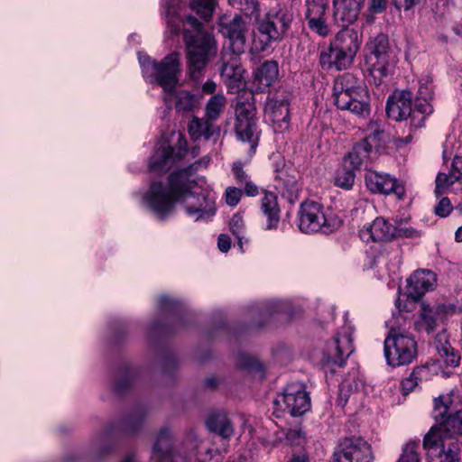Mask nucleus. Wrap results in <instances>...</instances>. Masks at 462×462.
<instances>
[{
	"instance_id": "f257e3e1",
	"label": "nucleus",
	"mask_w": 462,
	"mask_h": 462,
	"mask_svg": "<svg viewBox=\"0 0 462 462\" xmlns=\"http://www.w3.org/2000/svg\"><path fill=\"white\" fill-rule=\"evenodd\" d=\"M216 199L217 194L206 179L195 177L186 170L171 174L167 184L152 182L143 196L144 206L159 219L169 217L178 201L194 221L209 220L216 214Z\"/></svg>"
},
{
	"instance_id": "f03ea898",
	"label": "nucleus",
	"mask_w": 462,
	"mask_h": 462,
	"mask_svg": "<svg viewBox=\"0 0 462 462\" xmlns=\"http://www.w3.org/2000/svg\"><path fill=\"white\" fill-rule=\"evenodd\" d=\"M186 23L194 29V32L184 31L188 71L193 80H198L210 58L216 56L217 47L214 37L202 30V23L197 18L188 16Z\"/></svg>"
},
{
	"instance_id": "7ed1b4c3",
	"label": "nucleus",
	"mask_w": 462,
	"mask_h": 462,
	"mask_svg": "<svg viewBox=\"0 0 462 462\" xmlns=\"http://www.w3.org/2000/svg\"><path fill=\"white\" fill-rule=\"evenodd\" d=\"M255 14L254 16H257ZM297 16V12L290 4H277L263 17H255L256 29L261 38L259 46L254 40L258 51H265L272 42L283 40L289 33L291 24Z\"/></svg>"
},
{
	"instance_id": "20e7f679",
	"label": "nucleus",
	"mask_w": 462,
	"mask_h": 462,
	"mask_svg": "<svg viewBox=\"0 0 462 462\" xmlns=\"http://www.w3.org/2000/svg\"><path fill=\"white\" fill-rule=\"evenodd\" d=\"M360 45L357 31L344 28L337 33L329 46L320 51L319 64L328 70L346 69L354 62Z\"/></svg>"
},
{
	"instance_id": "39448f33",
	"label": "nucleus",
	"mask_w": 462,
	"mask_h": 462,
	"mask_svg": "<svg viewBox=\"0 0 462 462\" xmlns=\"http://www.w3.org/2000/svg\"><path fill=\"white\" fill-rule=\"evenodd\" d=\"M334 102L337 108L349 110L359 116L370 113L369 94L365 83L351 73L337 77L333 87Z\"/></svg>"
},
{
	"instance_id": "423d86ee",
	"label": "nucleus",
	"mask_w": 462,
	"mask_h": 462,
	"mask_svg": "<svg viewBox=\"0 0 462 462\" xmlns=\"http://www.w3.org/2000/svg\"><path fill=\"white\" fill-rule=\"evenodd\" d=\"M138 60L147 81L156 83L166 92H171L178 85L181 74L180 53L171 52L160 62H156L149 56L139 52Z\"/></svg>"
},
{
	"instance_id": "0eeeda50",
	"label": "nucleus",
	"mask_w": 462,
	"mask_h": 462,
	"mask_svg": "<svg viewBox=\"0 0 462 462\" xmlns=\"http://www.w3.org/2000/svg\"><path fill=\"white\" fill-rule=\"evenodd\" d=\"M383 346L385 360L393 367L409 365L416 359L418 355L415 338L394 328L390 329Z\"/></svg>"
},
{
	"instance_id": "6e6552de",
	"label": "nucleus",
	"mask_w": 462,
	"mask_h": 462,
	"mask_svg": "<svg viewBox=\"0 0 462 462\" xmlns=\"http://www.w3.org/2000/svg\"><path fill=\"white\" fill-rule=\"evenodd\" d=\"M423 448L427 452V462H460L457 440L441 429L430 430L424 436Z\"/></svg>"
},
{
	"instance_id": "1a4fd4ad",
	"label": "nucleus",
	"mask_w": 462,
	"mask_h": 462,
	"mask_svg": "<svg viewBox=\"0 0 462 462\" xmlns=\"http://www.w3.org/2000/svg\"><path fill=\"white\" fill-rule=\"evenodd\" d=\"M235 132L241 142L249 144V150L254 153L258 146L261 131L258 127L256 107L253 101L237 102Z\"/></svg>"
},
{
	"instance_id": "9d476101",
	"label": "nucleus",
	"mask_w": 462,
	"mask_h": 462,
	"mask_svg": "<svg viewBox=\"0 0 462 462\" xmlns=\"http://www.w3.org/2000/svg\"><path fill=\"white\" fill-rule=\"evenodd\" d=\"M339 223L337 217L328 216L323 207L317 202L307 201L300 206L298 226L303 233H330Z\"/></svg>"
},
{
	"instance_id": "9b49d317",
	"label": "nucleus",
	"mask_w": 462,
	"mask_h": 462,
	"mask_svg": "<svg viewBox=\"0 0 462 462\" xmlns=\"http://www.w3.org/2000/svg\"><path fill=\"white\" fill-rule=\"evenodd\" d=\"M218 31L228 42L227 50L223 52H232L235 56L245 52L247 23L241 16L235 15L231 19L225 15L220 17Z\"/></svg>"
},
{
	"instance_id": "f8f14e48",
	"label": "nucleus",
	"mask_w": 462,
	"mask_h": 462,
	"mask_svg": "<svg viewBox=\"0 0 462 462\" xmlns=\"http://www.w3.org/2000/svg\"><path fill=\"white\" fill-rule=\"evenodd\" d=\"M274 403L291 416H300L309 411L310 399L302 384L291 383L285 388Z\"/></svg>"
},
{
	"instance_id": "ddd939ff",
	"label": "nucleus",
	"mask_w": 462,
	"mask_h": 462,
	"mask_svg": "<svg viewBox=\"0 0 462 462\" xmlns=\"http://www.w3.org/2000/svg\"><path fill=\"white\" fill-rule=\"evenodd\" d=\"M371 445L361 438L345 439L334 452L333 462H373Z\"/></svg>"
},
{
	"instance_id": "4468645a",
	"label": "nucleus",
	"mask_w": 462,
	"mask_h": 462,
	"mask_svg": "<svg viewBox=\"0 0 462 462\" xmlns=\"http://www.w3.org/2000/svg\"><path fill=\"white\" fill-rule=\"evenodd\" d=\"M353 330L349 326H344L334 337L333 340L328 345V354L323 364L333 363L337 365H343L346 360L354 351L353 347Z\"/></svg>"
},
{
	"instance_id": "2eb2a0df",
	"label": "nucleus",
	"mask_w": 462,
	"mask_h": 462,
	"mask_svg": "<svg viewBox=\"0 0 462 462\" xmlns=\"http://www.w3.org/2000/svg\"><path fill=\"white\" fill-rule=\"evenodd\" d=\"M187 144V141L181 134H178L177 149L168 145L165 142L162 143L150 159V169L154 171H168L176 159L186 155Z\"/></svg>"
},
{
	"instance_id": "dca6fc26",
	"label": "nucleus",
	"mask_w": 462,
	"mask_h": 462,
	"mask_svg": "<svg viewBox=\"0 0 462 462\" xmlns=\"http://www.w3.org/2000/svg\"><path fill=\"white\" fill-rule=\"evenodd\" d=\"M412 93L410 90L394 91L388 97L386 104V113L388 117L395 121H402L411 118V124L413 127L414 122L418 123L420 117V113H415V108L411 107Z\"/></svg>"
},
{
	"instance_id": "f3484780",
	"label": "nucleus",
	"mask_w": 462,
	"mask_h": 462,
	"mask_svg": "<svg viewBox=\"0 0 462 462\" xmlns=\"http://www.w3.org/2000/svg\"><path fill=\"white\" fill-rule=\"evenodd\" d=\"M221 79L229 93H237L244 88V69L238 56L232 52H222Z\"/></svg>"
},
{
	"instance_id": "a211bd4d",
	"label": "nucleus",
	"mask_w": 462,
	"mask_h": 462,
	"mask_svg": "<svg viewBox=\"0 0 462 462\" xmlns=\"http://www.w3.org/2000/svg\"><path fill=\"white\" fill-rule=\"evenodd\" d=\"M395 227L383 217H375L359 230L360 239L365 243H384L394 239Z\"/></svg>"
},
{
	"instance_id": "6ab92c4d",
	"label": "nucleus",
	"mask_w": 462,
	"mask_h": 462,
	"mask_svg": "<svg viewBox=\"0 0 462 462\" xmlns=\"http://www.w3.org/2000/svg\"><path fill=\"white\" fill-rule=\"evenodd\" d=\"M365 185L373 193L394 194L399 199L405 195L404 186L389 174L368 171L365 176Z\"/></svg>"
},
{
	"instance_id": "aec40b11",
	"label": "nucleus",
	"mask_w": 462,
	"mask_h": 462,
	"mask_svg": "<svg viewBox=\"0 0 462 462\" xmlns=\"http://www.w3.org/2000/svg\"><path fill=\"white\" fill-rule=\"evenodd\" d=\"M434 96L433 80L430 76L419 79V88L415 97V113H420L418 123L414 122L416 128L421 127L427 116L433 113L431 101Z\"/></svg>"
},
{
	"instance_id": "412c9836",
	"label": "nucleus",
	"mask_w": 462,
	"mask_h": 462,
	"mask_svg": "<svg viewBox=\"0 0 462 462\" xmlns=\"http://www.w3.org/2000/svg\"><path fill=\"white\" fill-rule=\"evenodd\" d=\"M365 0H333V20L342 29L357 21Z\"/></svg>"
},
{
	"instance_id": "4be33fe9",
	"label": "nucleus",
	"mask_w": 462,
	"mask_h": 462,
	"mask_svg": "<svg viewBox=\"0 0 462 462\" xmlns=\"http://www.w3.org/2000/svg\"><path fill=\"white\" fill-rule=\"evenodd\" d=\"M456 310L457 308L453 304H439L431 307L423 303L418 326L430 333L437 328L439 321L447 315L455 313Z\"/></svg>"
},
{
	"instance_id": "5701e85b",
	"label": "nucleus",
	"mask_w": 462,
	"mask_h": 462,
	"mask_svg": "<svg viewBox=\"0 0 462 462\" xmlns=\"http://www.w3.org/2000/svg\"><path fill=\"white\" fill-rule=\"evenodd\" d=\"M436 282V275L431 271L418 270L407 280L408 295L417 300L427 291L432 290Z\"/></svg>"
},
{
	"instance_id": "b1692460",
	"label": "nucleus",
	"mask_w": 462,
	"mask_h": 462,
	"mask_svg": "<svg viewBox=\"0 0 462 462\" xmlns=\"http://www.w3.org/2000/svg\"><path fill=\"white\" fill-rule=\"evenodd\" d=\"M396 63L397 59L394 53L377 57L365 56L367 70L374 80H378V83L393 72Z\"/></svg>"
},
{
	"instance_id": "393cba45",
	"label": "nucleus",
	"mask_w": 462,
	"mask_h": 462,
	"mask_svg": "<svg viewBox=\"0 0 462 462\" xmlns=\"http://www.w3.org/2000/svg\"><path fill=\"white\" fill-rule=\"evenodd\" d=\"M265 114L274 125L275 131H283L289 126V103L285 99H269L265 106Z\"/></svg>"
},
{
	"instance_id": "a878e982",
	"label": "nucleus",
	"mask_w": 462,
	"mask_h": 462,
	"mask_svg": "<svg viewBox=\"0 0 462 462\" xmlns=\"http://www.w3.org/2000/svg\"><path fill=\"white\" fill-rule=\"evenodd\" d=\"M151 458L152 462H177L172 455V438L168 429L163 428L157 433Z\"/></svg>"
},
{
	"instance_id": "bb28decb",
	"label": "nucleus",
	"mask_w": 462,
	"mask_h": 462,
	"mask_svg": "<svg viewBox=\"0 0 462 462\" xmlns=\"http://www.w3.org/2000/svg\"><path fill=\"white\" fill-rule=\"evenodd\" d=\"M261 210L266 217L264 229H276L280 223V208L277 197L272 192H264L261 199Z\"/></svg>"
},
{
	"instance_id": "cd10ccee",
	"label": "nucleus",
	"mask_w": 462,
	"mask_h": 462,
	"mask_svg": "<svg viewBox=\"0 0 462 462\" xmlns=\"http://www.w3.org/2000/svg\"><path fill=\"white\" fill-rule=\"evenodd\" d=\"M402 264V255L399 249L392 248L380 252L374 258V264L371 267L385 270L389 275L396 274Z\"/></svg>"
},
{
	"instance_id": "c85d7f7f",
	"label": "nucleus",
	"mask_w": 462,
	"mask_h": 462,
	"mask_svg": "<svg viewBox=\"0 0 462 462\" xmlns=\"http://www.w3.org/2000/svg\"><path fill=\"white\" fill-rule=\"evenodd\" d=\"M254 74V79L258 83L257 91L263 92L278 79V64L273 60L265 61L256 69Z\"/></svg>"
},
{
	"instance_id": "c756f323",
	"label": "nucleus",
	"mask_w": 462,
	"mask_h": 462,
	"mask_svg": "<svg viewBox=\"0 0 462 462\" xmlns=\"http://www.w3.org/2000/svg\"><path fill=\"white\" fill-rule=\"evenodd\" d=\"M373 152L369 148V144L362 140L356 143L352 150L344 157V163H349L353 170L366 167L371 162Z\"/></svg>"
},
{
	"instance_id": "7c9ffc66",
	"label": "nucleus",
	"mask_w": 462,
	"mask_h": 462,
	"mask_svg": "<svg viewBox=\"0 0 462 462\" xmlns=\"http://www.w3.org/2000/svg\"><path fill=\"white\" fill-rule=\"evenodd\" d=\"M435 346L439 355L448 365L456 367L459 365L460 356L451 346L446 331H441L436 336Z\"/></svg>"
},
{
	"instance_id": "2f4dec72",
	"label": "nucleus",
	"mask_w": 462,
	"mask_h": 462,
	"mask_svg": "<svg viewBox=\"0 0 462 462\" xmlns=\"http://www.w3.org/2000/svg\"><path fill=\"white\" fill-rule=\"evenodd\" d=\"M453 400L451 394L440 395L434 399L433 417L439 426H433L432 428L445 429L447 421L451 416L449 410L452 406Z\"/></svg>"
},
{
	"instance_id": "473e14b6",
	"label": "nucleus",
	"mask_w": 462,
	"mask_h": 462,
	"mask_svg": "<svg viewBox=\"0 0 462 462\" xmlns=\"http://www.w3.org/2000/svg\"><path fill=\"white\" fill-rule=\"evenodd\" d=\"M188 132L193 141L208 140L213 134V125L208 118L193 117L188 124Z\"/></svg>"
},
{
	"instance_id": "72a5a7b5",
	"label": "nucleus",
	"mask_w": 462,
	"mask_h": 462,
	"mask_svg": "<svg viewBox=\"0 0 462 462\" xmlns=\"http://www.w3.org/2000/svg\"><path fill=\"white\" fill-rule=\"evenodd\" d=\"M175 109L179 114L188 115L193 113L198 107L199 99L190 91L180 90L174 94Z\"/></svg>"
},
{
	"instance_id": "f704fd0d",
	"label": "nucleus",
	"mask_w": 462,
	"mask_h": 462,
	"mask_svg": "<svg viewBox=\"0 0 462 462\" xmlns=\"http://www.w3.org/2000/svg\"><path fill=\"white\" fill-rule=\"evenodd\" d=\"M366 56L377 57L392 54L393 51L390 48L388 36L384 33H379L370 40L366 44Z\"/></svg>"
},
{
	"instance_id": "c9c22d12",
	"label": "nucleus",
	"mask_w": 462,
	"mask_h": 462,
	"mask_svg": "<svg viewBox=\"0 0 462 462\" xmlns=\"http://www.w3.org/2000/svg\"><path fill=\"white\" fill-rule=\"evenodd\" d=\"M276 189L281 192H287L291 197L298 191V182L294 175L286 171H280L276 175Z\"/></svg>"
},
{
	"instance_id": "e433bc0d",
	"label": "nucleus",
	"mask_w": 462,
	"mask_h": 462,
	"mask_svg": "<svg viewBox=\"0 0 462 462\" xmlns=\"http://www.w3.org/2000/svg\"><path fill=\"white\" fill-rule=\"evenodd\" d=\"M208 429L218 433L224 438H229L233 434V426L230 420L222 415L211 417L208 420Z\"/></svg>"
},
{
	"instance_id": "4c0bfd02",
	"label": "nucleus",
	"mask_w": 462,
	"mask_h": 462,
	"mask_svg": "<svg viewBox=\"0 0 462 462\" xmlns=\"http://www.w3.org/2000/svg\"><path fill=\"white\" fill-rule=\"evenodd\" d=\"M226 105V99L222 94L211 97L206 105V116L209 120H216L223 113Z\"/></svg>"
},
{
	"instance_id": "58836bf2",
	"label": "nucleus",
	"mask_w": 462,
	"mask_h": 462,
	"mask_svg": "<svg viewBox=\"0 0 462 462\" xmlns=\"http://www.w3.org/2000/svg\"><path fill=\"white\" fill-rule=\"evenodd\" d=\"M179 0H166L165 14L167 17V24L173 34H178L180 29V19L177 18L179 12Z\"/></svg>"
},
{
	"instance_id": "ea45409f",
	"label": "nucleus",
	"mask_w": 462,
	"mask_h": 462,
	"mask_svg": "<svg viewBox=\"0 0 462 462\" xmlns=\"http://www.w3.org/2000/svg\"><path fill=\"white\" fill-rule=\"evenodd\" d=\"M309 28L311 32L321 37H326L330 33V28L327 22L326 14H314L306 16Z\"/></svg>"
},
{
	"instance_id": "a19ab883",
	"label": "nucleus",
	"mask_w": 462,
	"mask_h": 462,
	"mask_svg": "<svg viewBox=\"0 0 462 462\" xmlns=\"http://www.w3.org/2000/svg\"><path fill=\"white\" fill-rule=\"evenodd\" d=\"M388 139L389 136L383 130L375 127L372 129L371 133L362 139V141L369 144V148L372 152H377L379 149L385 146Z\"/></svg>"
},
{
	"instance_id": "79ce46f5",
	"label": "nucleus",
	"mask_w": 462,
	"mask_h": 462,
	"mask_svg": "<svg viewBox=\"0 0 462 462\" xmlns=\"http://www.w3.org/2000/svg\"><path fill=\"white\" fill-rule=\"evenodd\" d=\"M355 170L346 166L338 169L335 176V185L338 188L349 190L353 188L356 179Z\"/></svg>"
},
{
	"instance_id": "37998d69",
	"label": "nucleus",
	"mask_w": 462,
	"mask_h": 462,
	"mask_svg": "<svg viewBox=\"0 0 462 462\" xmlns=\"http://www.w3.org/2000/svg\"><path fill=\"white\" fill-rule=\"evenodd\" d=\"M216 7V0H191L190 8L203 19H209Z\"/></svg>"
},
{
	"instance_id": "c03bdc74",
	"label": "nucleus",
	"mask_w": 462,
	"mask_h": 462,
	"mask_svg": "<svg viewBox=\"0 0 462 462\" xmlns=\"http://www.w3.org/2000/svg\"><path fill=\"white\" fill-rule=\"evenodd\" d=\"M229 228L232 234L238 240L237 244L241 252H244L243 249V239L245 237V226L243 217L240 214H236L233 216L229 222Z\"/></svg>"
},
{
	"instance_id": "a18cd8bd",
	"label": "nucleus",
	"mask_w": 462,
	"mask_h": 462,
	"mask_svg": "<svg viewBox=\"0 0 462 462\" xmlns=\"http://www.w3.org/2000/svg\"><path fill=\"white\" fill-rule=\"evenodd\" d=\"M419 450V443L409 442L402 448V452L396 462H420Z\"/></svg>"
},
{
	"instance_id": "49530a36",
	"label": "nucleus",
	"mask_w": 462,
	"mask_h": 462,
	"mask_svg": "<svg viewBox=\"0 0 462 462\" xmlns=\"http://www.w3.org/2000/svg\"><path fill=\"white\" fill-rule=\"evenodd\" d=\"M457 180L453 177L452 171L449 175L440 172L437 175L436 178V188L435 194L437 196H440L448 191V189L451 187L452 184L455 183Z\"/></svg>"
},
{
	"instance_id": "de8ad7c7",
	"label": "nucleus",
	"mask_w": 462,
	"mask_h": 462,
	"mask_svg": "<svg viewBox=\"0 0 462 462\" xmlns=\"http://www.w3.org/2000/svg\"><path fill=\"white\" fill-rule=\"evenodd\" d=\"M441 430L448 436H451L450 433H458L462 435V410L452 414L447 421L445 429L440 428Z\"/></svg>"
},
{
	"instance_id": "09e8293b",
	"label": "nucleus",
	"mask_w": 462,
	"mask_h": 462,
	"mask_svg": "<svg viewBox=\"0 0 462 462\" xmlns=\"http://www.w3.org/2000/svg\"><path fill=\"white\" fill-rule=\"evenodd\" d=\"M419 383L430 380L437 374V366L434 364L417 366L411 372Z\"/></svg>"
},
{
	"instance_id": "8fccbe9b",
	"label": "nucleus",
	"mask_w": 462,
	"mask_h": 462,
	"mask_svg": "<svg viewBox=\"0 0 462 462\" xmlns=\"http://www.w3.org/2000/svg\"><path fill=\"white\" fill-rule=\"evenodd\" d=\"M328 0H305L306 16L314 14H326Z\"/></svg>"
},
{
	"instance_id": "3c124183",
	"label": "nucleus",
	"mask_w": 462,
	"mask_h": 462,
	"mask_svg": "<svg viewBox=\"0 0 462 462\" xmlns=\"http://www.w3.org/2000/svg\"><path fill=\"white\" fill-rule=\"evenodd\" d=\"M232 5H239L248 15L259 13V5L256 0H229Z\"/></svg>"
},
{
	"instance_id": "603ef678",
	"label": "nucleus",
	"mask_w": 462,
	"mask_h": 462,
	"mask_svg": "<svg viewBox=\"0 0 462 462\" xmlns=\"http://www.w3.org/2000/svg\"><path fill=\"white\" fill-rule=\"evenodd\" d=\"M394 238L395 237H405V238H417L420 236V232L412 226H406L402 224L394 226Z\"/></svg>"
},
{
	"instance_id": "864d4df0",
	"label": "nucleus",
	"mask_w": 462,
	"mask_h": 462,
	"mask_svg": "<svg viewBox=\"0 0 462 462\" xmlns=\"http://www.w3.org/2000/svg\"><path fill=\"white\" fill-rule=\"evenodd\" d=\"M453 210L452 204L447 197H443L435 207V213L440 217H445Z\"/></svg>"
},
{
	"instance_id": "5fc2aeb1",
	"label": "nucleus",
	"mask_w": 462,
	"mask_h": 462,
	"mask_svg": "<svg viewBox=\"0 0 462 462\" xmlns=\"http://www.w3.org/2000/svg\"><path fill=\"white\" fill-rule=\"evenodd\" d=\"M225 198L228 206L235 207L239 203L242 198V191L236 187H228L226 189Z\"/></svg>"
},
{
	"instance_id": "6e6d98bb",
	"label": "nucleus",
	"mask_w": 462,
	"mask_h": 462,
	"mask_svg": "<svg viewBox=\"0 0 462 462\" xmlns=\"http://www.w3.org/2000/svg\"><path fill=\"white\" fill-rule=\"evenodd\" d=\"M419 384L418 380L413 376L411 373L407 378L403 379L401 383V389L403 394H409L411 393Z\"/></svg>"
},
{
	"instance_id": "4d7b16f0",
	"label": "nucleus",
	"mask_w": 462,
	"mask_h": 462,
	"mask_svg": "<svg viewBox=\"0 0 462 462\" xmlns=\"http://www.w3.org/2000/svg\"><path fill=\"white\" fill-rule=\"evenodd\" d=\"M451 170L455 180L462 183V154L454 158Z\"/></svg>"
},
{
	"instance_id": "13d9d810",
	"label": "nucleus",
	"mask_w": 462,
	"mask_h": 462,
	"mask_svg": "<svg viewBox=\"0 0 462 462\" xmlns=\"http://www.w3.org/2000/svg\"><path fill=\"white\" fill-rule=\"evenodd\" d=\"M287 440L300 445L304 440V433L300 429H291L286 433Z\"/></svg>"
},
{
	"instance_id": "bf43d9fd",
	"label": "nucleus",
	"mask_w": 462,
	"mask_h": 462,
	"mask_svg": "<svg viewBox=\"0 0 462 462\" xmlns=\"http://www.w3.org/2000/svg\"><path fill=\"white\" fill-rule=\"evenodd\" d=\"M349 386L350 384H346V383L341 384L337 400V406L344 407L346 404L349 398Z\"/></svg>"
},
{
	"instance_id": "052dcab7",
	"label": "nucleus",
	"mask_w": 462,
	"mask_h": 462,
	"mask_svg": "<svg viewBox=\"0 0 462 462\" xmlns=\"http://www.w3.org/2000/svg\"><path fill=\"white\" fill-rule=\"evenodd\" d=\"M387 6L386 0H371L368 6V11L371 14H381Z\"/></svg>"
},
{
	"instance_id": "680f3d73",
	"label": "nucleus",
	"mask_w": 462,
	"mask_h": 462,
	"mask_svg": "<svg viewBox=\"0 0 462 462\" xmlns=\"http://www.w3.org/2000/svg\"><path fill=\"white\" fill-rule=\"evenodd\" d=\"M235 179L238 183L243 185L246 180H250L240 163H235L233 167Z\"/></svg>"
},
{
	"instance_id": "e2e57ef3",
	"label": "nucleus",
	"mask_w": 462,
	"mask_h": 462,
	"mask_svg": "<svg viewBox=\"0 0 462 462\" xmlns=\"http://www.w3.org/2000/svg\"><path fill=\"white\" fill-rule=\"evenodd\" d=\"M176 304H177V301L169 298L166 295H162L159 298L158 306L162 311L171 310L173 307H175Z\"/></svg>"
},
{
	"instance_id": "0e129e2a",
	"label": "nucleus",
	"mask_w": 462,
	"mask_h": 462,
	"mask_svg": "<svg viewBox=\"0 0 462 462\" xmlns=\"http://www.w3.org/2000/svg\"><path fill=\"white\" fill-rule=\"evenodd\" d=\"M420 0H393L394 5L398 9H403L404 11H409L417 5H419Z\"/></svg>"
},
{
	"instance_id": "69168bd1",
	"label": "nucleus",
	"mask_w": 462,
	"mask_h": 462,
	"mask_svg": "<svg viewBox=\"0 0 462 462\" xmlns=\"http://www.w3.org/2000/svg\"><path fill=\"white\" fill-rule=\"evenodd\" d=\"M217 247L223 253L228 252L231 247L230 237L226 234H221L217 239Z\"/></svg>"
},
{
	"instance_id": "338daca9",
	"label": "nucleus",
	"mask_w": 462,
	"mask_h": 462,
	"mask_svg": "<svg viewBox=\"0 0 462 462\" xmlns=\"http://www.w3.org/2000/svg\"><path fill=\"white\" fill-rule=\"evenodd\" d=\"M245 192L247 196L254 197L258 194V187L250 180H246L244 184Z\"/></svg>"
},
{
	"instance_id": "774afa93",
	"label": "nucleus",
	"mask_w": 462,
	"mask_h": 462,
	"mask_svg": "<svg viewBox=\"0 0 462 462\" xmlns=\"http://www.w3.org/2000/svg\"><path fill=\"white\" fill-rule=\"evenodd\" d=\"M243 368H253L258 365V363L255 360L251 359L247 356H240L239 364Z\"/></svg>"
}]
</instances>
